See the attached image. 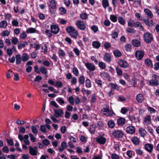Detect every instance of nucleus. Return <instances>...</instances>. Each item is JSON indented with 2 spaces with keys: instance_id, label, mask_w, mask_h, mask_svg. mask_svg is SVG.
<instances>
[{
  "instance_id": "1",
  "label": "nucleus",
  "mask_w": 159,
  "mask_h": 159,
  "mask_svg": "<svg viewBox=\"0 0 159 159\" xmlns=\"http://www.w3.org/2000/svg\"><path fill=\"white\" fill-rule=\"evenodd\" d=\"M66 32L69 34L70 36L76 39L78 35V32L72 26L67 27L66 28Z\"/></svg>"
},
{
  "instance_id": "2",
  "label": "nucleus",
  "mask_w": 159,
  "mask_h": 159,
  "mask_svg": "<svg viewBox=\"0 0 159 159\" xmlns=\"http://www.w3.org/2000/svg\"><path fill=\"white\" fill-rule=\"evenodd\" d=\"M143 38L144 41L148 43H150L153 40V35L149 32H146L144 34Z\"/></svg>"
},
{
  "instance_id": "3",
  "label": "nucleus",
  "mask_w": 159,
  "mask_h": 159,
  "mask_svg": "<svg viewBox=\"0 0 159 159\" xmlns=\"http://www.w3.org/2000/svg\"><path fill=\"white\" fill-rule=\"evenodd\" d=\"M159 76L154 74L152 75V79L149 81L150 85L153 86H157L159 84Z\"/></svg>"
},
{
  "instance_id": "4",
  "label": "nucleus",
  "mask_w": 159,
  "mask_h": 159,
  "mask_svg": "<svg viewBox=\"0 0 159 159\" xmlns=\"http://www.w3.org/2000/svg\"><path fill=\"white\" fill-rule=\"evenodd\" d=\"M75 25L77 27L81 30H83L86 29L85 23L83 21L78 20L76 21Z\"/></svg>"
},
{
  "instance_id": "5",
  "label": "nucleus",
  "mask_w": 159,
  "mask_h": 159,
  "mask_svg": "<svg viewBox=\"0 0 159 159\" xmlns=\"http://www.w3.org/2000/svg\"><path fill=\"white\" fill-rule=\"evenodd\" d=\"M112 134L115 138H121L123 136L124 133L121 130H115L113 131Z\"/></svg>"
},
{
  "instance_id": "6",
  "label": "nucleus",
  "mask_w": 159,
  "mask_h": 159,
  "mask_svg": "<svg viewBox=\"0 0 159 159\" xmlns=\"http://www.w3.org/2000/svg\"><path fill=\"white\" fill-rule=\"evenodd\" d=\"M50 29L52 33L55 34L58 33L60 30V29L58 25L55 24L51 25Z\"/></svg>"
},
{
  "instance_id": "7",
  "label": "nucleus",
  "mask_w": 159,
  "mask_h": 159,
  "mask_svg": "<svg viewBox=\"0 0 159 159\" xmlns=\"http://www.w3.org/2000/svg\"><path fill=\"white\" fill-rule=\"evenodd\" d=\"M54 116L57 118L61 117L64 113L63 110L62 109H55L54 110Z\"/></svg>"
},
{
  "instance_id": "8",
  "label": "nucleus",
  "mask_w": 159,
  "mask_h": 159,
  "mask_svg": "<svg viewBox=\"0 0 159 159\" xmlns=\"http://www.w3.org/2000/svg\"><path fill=\"white\" fill-rule=\"evenodd\" d=\"M29 153L32 156L36 155L38 153V148L37 147H33L31 146L29 147Z\"/></svg>"
},
{
  "instance_id": "9",
  "label": "nucleus",
  "mask_w": 159,
  "mask_h": 159,
  "mask_svg": "<svg viewBox=\"0 0 159 159\" xmlns=\"http://www.w3.org/2000/svg\"><path fill=\"white\" fill-rule=\"evenodd\" d=\"M85 66L90 71H93L95 70V66L93 64L87 62L85 63Z\"/></svg>"
},
{
  "instance_id": "10",
  "label": "nucleus",
  "mask_w": 159,
  "mask_h": 159,
  "mask_svg": "<svg viewBox=\"0 0 159 159\" xmlns=\"http://www.w3.org/2000/svg\"><path fill=\"white\" fill-rule=\"evenodd\" d=\"M135 56L136 59L138 60H141L144 56V53L140 50L137 51L135 53Z\"/></svg>"
},
{
  "instance_id": "11",
  "label": "nucleus",
  "mask_w": 159,
  "mask_h": 159,
  "mask_svg": "<svg viewBox=\"0 0 159 159\" xmlns=\"http://www.w3.org/2000/svg\"><path fill=\"white\" fill-rule=\"evenodd\" d=\"M118 64L121 67L126 68L129 66V64L126 61L124 60H120L118 62Z\"/></svg>"
},
{
  "instance_id": "12",
  "label": "nucleus",
  "mask_w": 159,
  "mask_h": 159,
  "mask_svg": "<svg viewBox=\"0 0 159 159\" xmlns=\"http://www.w3.org/2000/svg\"><path fill=\"white\" fill-rule=\"evenodd\" d=\"M48 4L50 8L56 9L57 7V2L55 0H50Z\"/></svg>"
},
{
  "instance_id": "13",
  "label": "nucleus",
  "mask_w": 159,
  "mask_h": 159,
  "mask_svg": "<svg viewBox=\"0 0 159 159\" xmlns=\"http://www.w3.org/2000/svg\"><path fill=\"white\" fill-rule=\"evenodd\" d=\"M144 148L148 152L151 153L153 151V146L152 144L147 143L145 145Z\"/></svg>"
},
{
  "instance_id": "14",
  "label": "nucleus",
  "mask_w": 159,
  "mask_h": 159,
  "mask_svg": "<svg viewBox=\"0 0 159 159\" xmlns=\"http://www.w3.org/2000/svg\"><path fill=\"white\" fill-rule=\"evenodd\" d=\"M136 99L138 103H141L143 101L145 98L142 94L139 93L136 96Z\"/></svg>"
},
{
  "instance_id": "15",
  "label": "nucleus",
  "mask_w": 159,
  "mask_h": 159,
  "mask_svg": "<svg viewBox=\"0 0 159 159\" xmlns=\"http://www.w3.org/2000/svg\"><path fill=\"white\" fill-rule=\"evenodd\" d=\"M126 131L128 133L132 134L135 132V129L133 126H129L127 127Z\"/></svg>"
},
{
  "instance_id": "16",
  "label": "nucleus",
  "mask_w": 159,
  "mask_h": 159,
  "mask_svg": "<svg viewBox=\"0 0 159 159\" xmlns=\"http://www.w3.org/2000/svg\"><path fill=\"white\" fill-rule=\"evenodd\" d=\"M96 141L100 144H104L106 143V139L104 137L100 136L96 138Z\"/></svg>"
},
{
  "instance_id": "17",
  "label": "nucleus",
  "mask_w": 159,
  "mask_h": 159,
  "mask_svg": "<svg viewBox=\"0 0 159 159\" xmlns=\"http://www.w3.org/2000/svg\"><path fill=\"white\" fill-rule=\"evenodd\" d=\"M151 117L149 115L146 116L144 120V124L147 125L151 124Z\"/></svg>"
},
{
  "instance_id": "18",
  "label": "nucleus",
  "mask_w": 159,
  "mask_h": 159,
  "mask_svg": "<svg viewBox=\"0 0 159 159\" xmlns=\"http://www.w3.org/2000/svg\"><path fill=\"white\" fill-rule=\"evenodd\" d=\"M104 59L107 62H109L111 61V57L110 54L106 53L104 56Z\"/></svg>"
},
{
  "instance_id": "19",
  "label": "nucleus",
  "mask_w": 159,
  "mask_h": 159,
  "mask_svg": "<svg viewBox=\"0 0 159 159\" xmlns=\"http://www.w3.org/2000/svg\"><path fill=\"white\" fill-rule=\"evenodd\" d=\"M131 43L134 46L136 47H138L141 44L140 41L136 39L133 40L131 41Z\"/></svg>"
},
{
  "instance_id": "20",
  "label": "nucleus",
  "mask_w": 159,
  "mask_h": 159,
  "mask_svg": "<svg viewBox=\"0 0 159 159\" xmlns=\"http://www.w3.org/2000/svg\"><path fill=\"white\" fill-rule=\"evenodd\" d=\"M96 127V126H94L93 125H90L89 128V130L91 134H94Z\"/></svg>"
},
{
  "instance_id": "21",
  "label": "nucleus",
  "mask_w": 159,
  "mask_h": 159,
  "mask_svg": "<svg viewBox=\"0 0 159 159\" xmlns=\"http://www.w3.org/2000/svg\"><path fill=\"white\" fill-rule=\"evenodd\" d=\"M92 45L94 48L96 49L99 48L101 46V43H100L97 41H93L92 43Z\"/></svg>"
},
{
  "instance_id": "22",
  "label": "nucleus",
  "mask_w": 159,
  "mask_h": 159,
  "mask_svg": "<svg viewBox=\"0 0 159 159\" xmlns=\"http://www.w3.org/2000/svg\"><path fill=\"white\" fill-rule=\"evenodd\" d=\"M144 12L147 15L148 17H150V18H152L153 17V14L149 9L147 8L145 9H144Z\"/></svg>"
},
{
  "instance_id": "23",
  "label": "nucleus",
  "mask_w": 159,
  "mask_h": 159,
  "mask_svg": "<svg viewBox=\"0 0 159 159\" xmlns=\"http://www.w3.org/2000/svg\"><path fill=\"white\" fill-rule=\"evenodd\" d=\"M125 122V119L122 117L120 118L117 120V123L119 125H123Z\"/></svg>"
},
{
  "instance_id": "24",
  "label": "nucleus",
  "mask_w": 159,
  "mask_h": 159,
  "mask_svg": "<svg viewBox=\"0 0 159 159\" xmlns=\"http://www.w3.org/2000/svg\"><path fill=\"white\" fill-rule=\"evenodd\" d=\"M131 141L135 145L139 144L140 142L139 139L137 137H133Z\"/></svg>"
},
{
  "instance_id": "25",
  "label": "nucleus",
  "mask_w": 159,
  "mask_h": 159,
  "mask_svg": "<svg viewBox=\"0 0 159 159\" xmlns=\"http://www.w3.org/2000/svg\"><path fill=\"white\" fill-rule=\"evenodd\" d=\"M139 132L140 135L144 137L147 134L146 131L143 128L140 129L139 130Z\"/></svg>"
},
{
  "instance_id": "26",
  "label": "nucleus",
  "mask_w": 159,
  "mask_h": 159,
  "mask_svg": "<svg viewBox=\"0 0 159 159\" xmlns=\"http://www.w3.org/2000/svg\"><path fill=\"white\" fill-rule=\"evenodd\" d=\"M136 22L134 20L130 19L128 21V25L130 27H135Z\"/></svg>"
},
{
  "instance_id": "27",
  "label": "nucleus",
  "mask_w": 159,
  "mask_h": 159,
  "mask_svg": "<svg viewBox=\"0 0 159 159\" xmlns=\"http://www.w3.org/2000/svg\"><path fill=\"white\" fill-rule=\"evenodd\" d=\"M58 54L60 57H64L66 55V53L63 50L59 48L58 51Z\"/></svg>"
},
{
  "instance_id": "28",
  "label": "nucleus",
  "mask_w": 159,
  "mask_h": 159,
  "mask_svg": "<svg viewBox=\"0 0 159 159\" xmlns=\"http://www.w3.org/2000/svg\"><path fill=\"white\" fill-rule=\"evenodd\" d=\"M7 25V23L5 20H3L0 22V27L2 28H5Z\"/></svg>"
},
{
  "instance_id": "29",
  "label": "nucleus",
  "mask_w": 159,
  "mask_h": 159,
  "mask_svg": "<svg viewBox=\"0 0 159 159\" xmlns=\"http://www.w3.org/2000/svg\"><path fill=\"white\" fill-rule=\"evenodd\" d=\"M145 62L146 64L148 66L151 68L152 67L153 65L152 62V61L149 58H147L145 60Z\"/></svg>"
},
{
  "instance_id": "30",
  "label": "nucleus",
  "mask_w": 159,
  "mask_h": 159,
  "mask_svg": "<svg viewBox=\"0 0 159 159\" xmlns=\"http://www.w3.org/2000/svg\"><path fill=\"white\" fill-rule=\"evenodd\" d=\"M114 114V112L110 110V109L106 113H103V115L106 116L107 117H111L113 116Z\"/></svg>"
},
{
  "instance_id": "31",
  "label": "nucleus",
  "mask_w": 159,
  "mask_h": 159,
  "mask_svg": "<svg viewBox=\"0 0 159 159\" xmlns=\"http://www.w3.org/2000/svg\"><path fill=\"white\" fill-rule=\"evenodd\" d=\"M126 155L129 158H132L134 155V152L133 151L129 150L126 152Z\"/></svg>"
},
{
  "instance_id": "32",
  "label": "nucleus",
  "mask_w": 159,
  "mask_h": 159,
  "mask_svg": "<svg viewBox=\"0 0 159 159\" xmlns=\"http://www.w3.org/2000/svg\"><path fill=\"white\" fill-rule=\"evenodd\" d=\"M16 64H20L21 62V58L20 54H17L16 56Z\"/></svg>"
},
{
  "instance_id": "33",
  "label": "nucleus",
  "mask_w": 159,
  "mask_h": 159,
  "mask_svg": "<svg viewBox=\"0 0 159 159\" xmlns=\"http://www.w3.org/2000/svg\"><path fill=\"white\" fill-rule=\"evenodd\" d=\"M56 101L61 105H62L65 103V102L62 98L59 97L57 98Z\"/></svg>"
},
{
  "instance_id": "34",
  "label": "nucleus",
  "mask_w": 159,
  "mask_h": 159,
  "mask_svg": "<svg viewBox=\"0 0 159 159\" xmlns=\"http://www.w3.org/2000/svg\"><path fill=\"white\" fill-rule=\"evenodd\" d=\"M118 21L119 23L122 25H124L125 23V19L121 16L119 17L118 18Z\"/></svg>"
},
{
  "instance_id": "35",
  "label": "nucleus",
  "mask_w": 159,
  "mask_h": 159,
  "mask_svg": "<svg viewBox=\"0 0 159 159\" xmlns=\"http://www.w3.org/2000/svg\"><path fill=\"white\" fill-rule=\"evenodd\" d=\"M36 30L35 28L31 27L27 29L26 32L27 33H34L36 32Z\"/></svg>"
},
{
  "instance_id": "36",
  "label": "nucleus",
  "mask_w": 159,
  "mask_h": 159,
  "mask_svg": "<svg viewBox=\"0 0 159 159\" xmlns=\"http://www.w3.org/2000/svg\"><path fill=\"white\" fill-rule=\"evenodd\" d=\"M28 139V135L27 134H25L24 136V141L25 144L27 145H29L30 144V142Z\"/></svg>"
},
{
  "instance_id": "37",
  "label": "nucleus",
  "mask_w": 159,
  "mask_h": 159,
  "mask_svg": "<svg viewBox=\"0 0 159 159\" xmlns=\"http://www.w3.org/2000/svg\"><path fill=\"white\" fill-rule=\"evenodd\" d=\"M102 4L103 7L106 8L109 6V3L108 0H102Z\"/></svg>"
},
{
  "instance_id": "38",
  "label": "nucleus",
  "mask_w": 159,
  "mask_h": 159,
  "mask_svg": "<svg viewBox=\"0 0 159 159\" xmlns=\"http://www.w3.org/2000/svg\"><path fill=\"white\" fill-rule=\"evenodd\" d=\"M29 58V56L27 54L25 53L23 54L22 57V59L23 61H26L28 60Z\"/></svg>"
},
{
  "instance_id": "39",
  "label": "nucleus",
  "mask_w": 159,
  "mask_h": 159,
  "mask_svg": "<svg viewBox=\"0 0 159 159\" xmlns=\"http://www.w3.org/2000/svg\"><path fill=\"white\" fill-rule=\"evenodd\" d=\"M63 85V83L60 81H57L55 82V86L57 88H61Z\"/></svg>"
},
{
  "instance_id": "40",
  "label": "nucleus",
  "mask_w": 159,
  "mask_h": 159,
  "mask_svg": "<svg viewBox=\"0 0 159 159\" xmlns=\"http://www.w3.org/2000/svg\"><path fill=\"white\" fill-rule=\"evenodd\" d=\"M107 125L109 127L111 128H113L115 126V123L112 120H109L107 122Z\"/></svg>"
},
{
  "instance_id": "41",
  "label": "nucleus",
  "mask_w": 159,
  "mask_h": 159,
  "mask_svg": "<svg viewBox=\"0 0 159 159\" xmlns=\"http://www.w3.org/2000/svg\"><path fill=\"white\" fill-rule=\"evenodd\" d=\"M114 55L116 57H119L122 55V53L118 50H115L113 52Z\"/></svg>"
},
{
  "instance_id": "42",
  "label": "nucleus",
  "mask_w": 159,
  "mask_h": 159,
  "mask_svg": "<svg viewBox=\"0 0 159 159\" xmlns=\"http://www.w3.org/2000/svg\"><path fill=\"white\" fill-rule=\"evenodd\" d=\"M135 27H139V29L141 30H143L144 29L141 23L139 22H136Z\"/></svg>"
},
{
  "instance_id": "43",
  "label": "nucleus",
  "mask_w": 159,
  "mask_h": 159,
  "mask_svg": "<svg viewBox=\"0 0 159 159\" xmlns=\"http://www.w3.org/2000/svg\"><path fill=\"white\" fill-rule=\"evenodd\" d=\"M116 71L117 75H118L121 76L122 75V71L118 66H116Z\"/></svg>"
},
{
  "instance_id": "44",
  "label": "nucleus",
  "mask_w": 159,
  "mask_h": 159,
  "mask_svg": "<svg viewBox=\"0 0 159 159\" xmlns=\"http://www.w3.org/2000/svg\"><path fill=\"white\" fill-rule=\"evenodd\" d=\"M15 50V48L14 47H12L11 48H8L7 50V54L9 56H11L12 54V50Z\"/></svg>"
},
{
  "instance_id": "45",
  "label": "nucleus",
  "mask_w": 159,
  "mask_h": 159,
  "mask_svg": "<svg viewBox=\"0 0 159 159\" xmlns=\"http://www.w3.org/2000/svg\"><path fill=\"white\" fill-rule=\"evenodd\" d=\"M79 81L80 84H83L85 81V78L84 76H81L79 78Z\"/></svg>"
},
{
  "instance_id": "46",
  "label": "nucleus",
  "mask_w": 159,
  "mask_h": 159,
  "mask_svg": "<svg viewBox=\"0 0 159 159\" xmlns=\"http://www.w3.org/2000/svg\"><path fill=\"white\" fill-rule=\"evenodd\" d=\"M45 33L49 38H51L52 36V32L51 30H49L47 29L45 31Z\"/></svg>"
},
{
  "instance_id": "47",
  "label": "nucleus",
  "mask_w": 159,
  "mask_h": 159,
  "mask_svg": "<svg viewBox=\"0 0 159 159\" xmlns=\"http://www.w3.org/2000/svg\"><path fill=\"white\" fill-rule=\"evenodd\" d=\"M125 49L128 52H130L132 49V46L130 44H128L125 46Z\"/></svg>"
},
{
  "instance_id": "48",
  "label": "nucleus",
  "mask_w": 159,
  "mask_h": 159,
  "mask_svg": "<svg viewBox=\"0 0 159 159\" xmlns=\"http://www.w3.org/2000/svg\"><path fill=\"white\" fill-rule=\"evenodd\" d=\"M80 17L82 20H86L88 18V15L86 13H84L80 14Z\"/></svg>"
},
{
  "instance_id": "49",
  "label": "nucleus",
  "mask_w": 159,
  "mask_h": 159,
  "mask_svg": "<svg viewBox=\"0 0 159 159\" xmlns=\"http://www.w3.org/2000/svg\"><path fill=\"white\" fill-rule=\"evenodd\" d=\"M110 20L113 22H115L117 21V17L113 15H111L110 16Z\"/></svg>"
},
{
  "instance_id": "50",
  "label": "nucleus",
  "mask_w": 159,
  "mask_h": 159,
  "mask_svg": "<svg viewBox=\"0 0 159 159\" xmlns=\"http://www.w3.org/2000/svg\"><path fill=\"white\" fill-rule=\"evenodd\" d=\"M27 37V35L25 32L23 31L22 32L20 35L19 37L21 39H25Z\"/></svg>"
},
{
  "instance_id": "51",
  "label": "nucleus",
  "mask_w": 159,
  "mask_h": 159,
  "mask_svg": "<svg viewBox=\"0 0 159 159\" xmlns=\"http://www.w3.org/2000/svg\"><path fill=\"white\" fill-rule=\"evenodd\" d=\"M59 11L60 13L61 14H64L66 12V9L62 7H61L59 8Z\"/></svg>"
},
{
  "instance_id": "52",
  "label": "nucleus",
  "mask_w": 159,
  "mask_h": 159,
  "mask_svg": "<svg viewBox=\"0 0 159 159\" xmlns=\"http://www.w3.org/2000/svg\"><path fill=\"white\" fill-rule=\"evenodd\" d=\"M127 31L131 34H134L136 32V30L134 29L131 28H128L126 29Z\"/></svg>"
},
{
  "instance_id": "53",
  "label": "nucleus",
  "mask_w": 159,
  "mask_h": 159,
  "mask_svg": "<svg viewBox=\"0 0 159 159\" xmlns=\"http://www.w3.org/2000/svg\"><path fill=\"white\" fill-rule=\"evenodd\" d=\"M86 86L88 88H90L91 87V81L89 79H87L86 80Z\"/></svg>"
},
{
  "instance_id": "54",
  "label": "nucleus",
  "mask_w": 159,
  "mask_h": 159,
  "mask_svg": "<svg viewBox=\"0 0 159 159\" xmlns=\"http://www.w3.org/2000/svg\"><path fill=\"white\" fill-rule=\"evenodd\" d=\"M68 100L70 104L72 105H73L74 104V98L73 96H70L68 98Z\"/></svg>"
},
{
  "instance_id": "55",
  "label": "nucleus",
  "mask_w": 159,
  "mask_h": 159,
  "mask_svg": "<svg viewBox=\"0 0 159 159\" xmlns=\"http://www.w3.org/2000/svg\"><path fill=\"white\" fill-rule=\"evenodd\" d=\"M10 32L7 30H5L3 31L2 33V35L3 36H7L9 35Z\"/></svg>"
},
{
  "instance_id": "56",
  "label": "nucleus",
  "mask_w": 159,
  "mask_h": 159,
  "mask_svg": "<svg viewBox=\"0 0 159 159\" xmlns=\"http://www.w3.org/2000/svg\"><path fill=\"white\" fill-rule=\"evenodd\" d=\"M11 23L13 26L16 27L18 26L19 24L18 21L17 20L15 19H13L12 20Z\"/></svg>"
},
{
  "instance_id": "57",
  "label": "nucleus",
  "mask_w": 159,
  "mask_h": 159,
  "mask_svg": "<svg viewBox=\"0 0 159 159\" xmlns=\"http://www.w3.org/2000/svg\"><path fill=\"white\" fill-rule=\"evenodd\" d=\"M43 144L45 146H48L50 144V141L47 139H43L42 141Z\"/></svg>"
},
{
  "instance_id": "58",
  "label": "nucleus",
  "mask_w": 159,
  "mask_h": 159,
  "mask_svg": "<svg viewBox=\"0 0 159 159\" xmlns=\"http://www.w3.org/2000/svg\"><path fill=\"white\" fill-rule=\"evenodd\" d=\"M40 70L41 72L43 74H47V70L46 69L43 67H41L40 68Z\"/></svg>"
},
{
  "instance_id": "59",
  "label": "nucleus",
  "mask_w": 159,
  "mask_h": 159,
  "mask_svg": "<svg viewBox=\"0 0 159 159\" xmlns=\"http://www.w3.org/2000/svg\"><path fill=\"white\" fill-rule=\"evenodd\" d=\"M111 35L112 38L115 39L118 37V33L116 31L113 32L111 34Z\"/></svg>"
},
{
  "instance_id": "60",
  "label": "nucleus",
  "mask_w": 159,
  "mask_h": 159,
  "mask_svg": "<svg viewBox=\"0 0 159 159\" xmlns=\"http://www.w3.org/2000/svg\"><path fill=\"white\" fill-rule=\"evenodd\" d=\"M42 50H43V52L44 53H45L47 52L48 46L46 44H44L42 47Z\"/></svg>"
},
{
  "instance_id": "61",
  "label": "nucleus",
  "mask_w": 159,
  "mask_h": 159,
  "mask_svg": "<svg viewBox=\"0 0 159 159\" xmlns=\"http://www.w3.org/2000/svg\"><path fill=\"white\" fill-rule=\"evenodd\" d=\"M31 129L32 132L33 133L35 134H38V131L35 126H31Z\"/></svg>"
},
{
  "instance_id": "62",
  "label": "nucleus",
  "mask_w": 159,
  "mask_h": 159,
  "mask_svg": "<svg viewBox=\"0 0 159 159\" xmlns=\"http://www.w3.org/2000/svg\"><path fill=\"white\" fill-rule=\"evenodd\" d=\"M18 42V39L16 37H12L11 39L12 43L15 45Z\"/></svg>"
},
{
  "instance_id": "63",
  "label": "nucleus",
  "mask_w": 159,
  "mask_h": 159,
  "mask_svg": "<svg viewBox=\"0 0 159 159\" xmlns=\"http://www.w3.org/2000/svg\"><path fill=\"white\" fill-rule=\"evenodd\" d=\"M73 72L74 74L76 76L78 75L79 74V71L77 69L76 67H74L73 69Z\"/></svg>"
},
{
  "instance_id": "64",
  "label": "nucleus",
  "mask_w": 159,
  "mask_h": 159,
  "mask_svg": "<svg viewBox=\"0 0 159 159\" xmlns=\"http://www.w3.org/2000/svg\"><path fill=\"white\" fill-rule=\"evenodd\" d=\"M109 109V107L108 105H106V108H104L101 110V112L103 113H106Z\"/></svg>"
}]
</instances>
